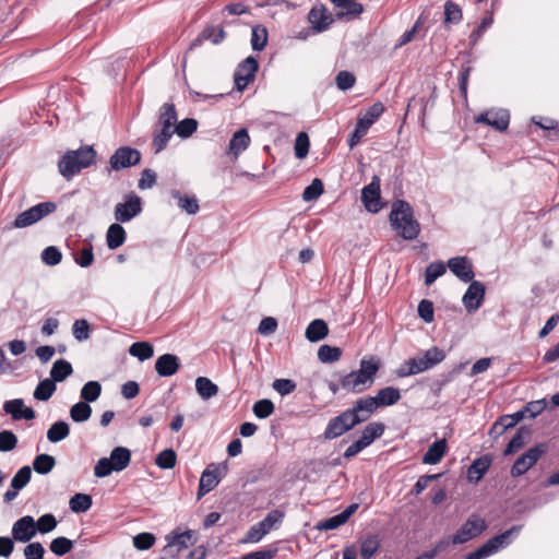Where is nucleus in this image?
I'll return each mask as SVG.
<instances>
[{
	"mask_svg": "<svg viewBox=\"0 0 559 559\" xmlns=\"http://www.w3.org/2000/svg\"><path fill=\"white\" fill-rule=\"evenodd\" d=\"M519 531V526H513L504 533L490 538L481 547L468 554L465 559H484L489 557L490 555L497 552L500 548L508 545L510 537L518 534Z\"/></svg>",
	"mask_w": 559,
	"mask_h": 559,
	"instance_id": "6e6552de",
	"label": "nucleus"
},
{
	"mask_svg": "<svg viewBox=\"0 0 559 559\" xmlns=\"http://www.w3.org/2000/svg\"><path fill=\"white\" fill-rule=\"evenodd\" d=\"M171 198L177 200L178 206L186 213L193 215L199 211L198 199L193 195H182L178 190L170 192Z\"/></svg>",
	"mask_w": 559,
	"mask_h": 559,
	"instance_id": "473e14b6",
	"label": "nucleus"
},
{
	"mask_svg": "<svg viewBox=\"0 0 559 559\" xmlns=\"http://www.w3.org/2000/svg\"><path fill=\"white\" fill-rule=\"evenodd\" d=\"M445 273V264L441 261L430 263L426 267L425 284L430 286L438 277Z\"/></svg>",
	"mask_w": 559,
	"mask_h": 559,
	"instance_id": "8fccbe9b",
	"label": "nucleus"
},
{
	"mask_svg": "<svg viewBox=\"0 0 559 559\" xmlns=\"http://www.w3.org/2000/svg\"><path fill=\"white\" fill-rule=\"evenodd\" d=\"M228 467L226 464H210L203 471L198 490V499L212 491L227 474Z\"/></svg>",
	"mask_w": 559,
	"mask_h": 559,
	"instance_id": "9d476101",
	"label": "nucleus"
},
{
	"mask_svg": "<svg viewBox=\"0 0 559 559\" xmlns=\"http://www.w3.org/2000/svg\"><path fill=\"white\" fill-rule=\"evenodd\" d=\"M373 397L378 404V407H384L397 403L401 399V393L396 388L386 386L379 390L377 395Z\"/></svg>",
	"mask_w": 559,
	"mask_h": 559,
	"instance_id": "7c9ffc66",
	"label": "nucleus"
},
{
	"mask_svg": "<svg viewBox=\"0 0 559 559\" xmlns=\"http://www.w3.org/2000/svg\"><path fill=\"white\" fill-rule=\"evenodd\" d=\"M274 412V404L270 400H260L253 405V413L258 418H267Z\"/></svg>",
	"mask_w": 559,
	"mask_h": 559,
	"instance_id": "e2e57ef3",
	"label": "nucleus"
},
{
	"mask_svg": "<svg viewBox=\"0 0 559 559\" xmlns=\"http://www.w3.org/2000/svg\"><path fill=\"white\" fill-rule=\"evenodd\" d=\"M174 132V129L162 127L160 131L155 134L152 143L155 154L159 153L166 147Z\"/></svg>",
	"mask_w": 559,
	"mask_h": 559,
	"instance_id": "5fc2aeb1",
	"label": "nucleus"
},
{
	"mask_svg": "<svg viewBox=\"0 0 559 559\" xmlns=\"http://www.w3.org/2000/svg\"><path fill=\"white\" fill-rule=\"evenodd\" d=\"M448 266L450 271L459 277L461 281L467 283L472 282L474 277V272L472 267V263L465 257H455L451 258L448 261Z\"/></svg>",
	"mask_w": 559,
	"mask_h": 559,
	"instance_id": "412c9836",
	"label": "nucleus"
},
{
	"mask_svg": "<svg viewBox=\"0 0 559 559\" xmlns=\"http://www.w3.org/2000/svg\"><path fill=\"white\" fill-rule=\"evenodd\" d=\"M69 425L63 420H59L52 424L50 428L47 430V438L50 442L56 443L66 439L69 436Z\"/></svg>",
	"mask_w": 559,
	"mask_h": 559,
	"instance_id": "4c0bfd02",
	"label": "nucleus"
},
{
	"mask_svg": "<svg viewBox=\"0 0 559 559\" xmlns=\"http://www.w3.org/2000/svg\"><path fill=\"white\" fill-rule=\"evenodd\" d=\"M530 436V431L525 428H520L516 435L508 443L504 455H510L520 449H522L526 442V438Z\"/></svg>",
	"mask_w": 559,
	"mask_h": 559,
	"instance_id": "a18cd8bd",
	"label": "nucleus"
},
{
	"mask_svg": "<svg viewBox=\"0 0 559 559\" xmlns=\"http://www.w3.org/2000/svg\"><path fill=\"white\" fill-rule=\"evenodd\" d=\"M358 424L357 415L347 409L329 421L323 436L326 440L335 439Z\"/></svg>",
	"mask_w": 559,
	"mask_h": 559,
	"instance_id": "1a4fd4ad",
	"label": "nucleus"
},
{
	"mask_svg": "<svg viewBox=\"0 0 559 559\" xmlns=\"http://www.w3.org/2000/svg\"><path fill=\"white\" fill-rule=\"evenodd\" d=\"M180 360L174 354H163L155 361V371L160 377H171L178 372Z\"/></svg>",
	"mask_w": 559,
	"mask_h": 559,
	"instance_id": "4be33fe9",
	"label": "nucleus"
},
{
	"mask_svg": "<svg viewBox=\"0 0 559 559\" xmlns=\"http://www.w3.org/2000/svg\"><path fill=\"white\" fill-rule=\"evenodd\" d=\"M120 224L121 223L116 222L107 229L106 243L110 250L120 248L126 241L127 233Z\"/></svg>",
	"mask_w": 559,
	"mask_h": 559,
	"instance_id": "bb28decb",
	"label": "nucleus"
},
{
	"mask_svg": "<svg viewBox=\"0 0 559 559\" xmlns=\"http://www.w3.org/2000/svg\"><path fill=\"white\" fill-rule=\"evenodd\" d=\"M361 201L368 212L377 213L381 210L380 179L374 176L369 185L361 191Z\"/></svg>",
	"mask_w": 559,
	"mask_h": 559,
	"instance_id": "2eb2a0df",
	"label": "nucleus"
},
{
	"mask_svg": "<svg viewBox=\"0 0 559 559\" xmlns=\"http://www.w3.org/2000/svg\"><path fill=\"white\" fill-rule=\"evenodd\" d=\"M129 354L139 358L141 361L150 359L154 354L153 346L147 342L133 343L129 348Z\"/></svg>",
	"mask_w": 559,
	"mask_h": 559,
	"instance_id": "37998d69",
	"label": "nucleus"
},
{
	"mask_svg": "<svg viewBox=\"0 0 559 559\" xmlns=\"http://www.w3.org/2000/svg\"><path fill=\"white\" fill-rule=\"evenodd\" d=\"M45 555V548L39 542L28 544L24 548L25 559H43Z\"/></svg>",
	"mask_w": 559,
	"mask_h": 559,
	"instance_id": "774afa93",
	"label": "nucleus"
},
{
	"mask_svg": "<svg viewBox=\"0 0 559 559\" xmlns=\"http://www.w3.org/2000/svg\"><path fill=\"white\" fill-rule=\"evenodd\" d=\"M284 518V513L280 510H272L267 513V515L257 524L252 525L242 543L255 544L259 543L265 535H267L271 531L280 527Z\"/></svg>",
	"mask_w": 559,
	"mask_h": 559,
	"instance_id": "423d86ee",
	"label": "nucleus"
},
{
	"mask_svg": "<svg viewBox=\"0 0 559 559\" xmlns=\"http://www.w3.org/2000/svg\"><path fill=\"white\" fill-rule=\"evenodd\" d=\"M329 334V328L322 319H316L309 323L306 329V338L312 343L325 338Z\"/></svg>",
	"mask_w": 559,
	"mask_h": 559,
	"instance_id": "cd10ccee",
	"label": "nucleus"
},
{
	"mask_svg": "<svg viewBox=\"0 0 559 559\" xmlns=\"http://www.w3.org/2000/svg\"><path fill=\"white\" fill-rule=\"evenodd\" d=\"M72 512L83 513L92 507V498L86 493H75L69 501Z\"/></svg>",
	"mask_w": 559,
	"mask_h": 559,
	"instance_id": "c03bdc74",
	"label": "nucleus"
},
{
	"mask_svg": "<svg viewBox=\"0 0 559 559\" xmlns=\"http://www.w3.org/2000/svg\"><path fill=\"white\" fill-rule=\"evenodd\" d=\"M258 67V61L253 57H248L237 68L234 79L238 91L245 90V87L254 79Z\"/></svg>",
	"mask_w": 559,
	"mask_h": 559,
	"instance_id": "f3484780",
	"label": "nucleus"
},
{
	"mask_svg": "<svg viewBox=\"0 0 559 559\" xmlns=\"http://www.w3.org/2000/svg\"><path fill=\"white\" fill-rule=\"evenodd\" d=\"M378 408V404L373 396L359 399L349 412L357 415L359 424L367 420L371 414Z\"/></svg>",
	"mask_w": 559,
	"mask_h": 559,
	"instance_id": "393cba45",
	"label": "nucleus"
},
{
	"mask_svg": "<svg viewBox=\"0 0 559 559\" xmlns=\"http://www.w3.org/2000/svg\"><path fill=\"white\" fill-rule=\"evenodd\" d=\"M309 138L307 133H298L295 140V155L297 158L302 159L308 155L309 152Z\"/></svg>",
	"mask_w": 559,
	"mask_h": 559,
	"instance_id": "0e129e2a",
	"label": "nucleus"
},
{
	"mask_svg": "<svg viewBox=\"0 0 559 559\" xmlns=\"http://www.w3.org/2000/svg\"><path fill=\"white\" fill-rule=\"evenodd\" d=\"M430 369L428 365L425 362L421 355L411 358L404 361L397 369L396 376L400 378H405L414 374H418L426 370Z\"/></svg>",
	"mask_w": 559,
	"mask_h": 559,
	"instance_id": "5701e85b",
	"label": "nucleus"
},
{
	"mask_svg": "<svg viewBox=\"0 0 559 559\" xmlns=\"http://www.w3.org/2000/svg\"><path fill=\"white\" fill-rule=\"evenodd\" d=\"M195 390L203 400H210L218 393V386L206 377L197 378Z\"/></svg>",
	"mask_w": 559,
	"mask_h": 559,
	"instance_id": "f704fd0d",
	"label": "nucleus"
},
{
	"mask_svg": "<svg viewBox=\"0 0 559 559\" xmlns=\"http://www.w3.org/2000/svg\"><path fill=\"white\" fill-rule=\"evenodd\" d=\"M544 453L545 449L543 445H536L528 449L514 462L513 466L511 467V475L513 477L522 476L537 463Z\"/></svg>",
	"mask_w": 559,
	"mask_h": 559,
	"instance_id": "ddd939ff",
	"label": "nucleus"
},
{
	"mask_svg": "<svg viewBox=\"0 0 559 559\" xmlns=\"http://www.w3.org/2000/svg\"><path fill=\"white\" fill-rule=\"evenodd\" d=\"M102 393V385L98 381H88L81 389V399L85 403L95 402Z\"/></svg>",
	"mask_w": 559,
	"mask_h": 559,
	"instance_id": "58836bf2",
	"label": "nucleus"
},
{
	"mask_svg": "<svg viewBox=\"0 0 559 559\" xmlns=\"http://www.w3.org/2000/svg\"><path fill=\"white\" fill-rule=\"evenodd\" d=\"M421 357L424 358L428 367L432 368L433 366L438 365L445 358V354L442 349L438 347H432L427 349L424 354H421Z\"/></svg>",
	"mask_w": 559,
	"mask_h": 559,
	"instance_id": "680f3d73",
	"label": "nucleus"
},
{
	"mask_svg": "<svg viewBox=\"0 0 559 559\" xmlns=\"http://www.w3.org/2000/svg\"><path fill=\"white\" fill-rule=\"evenodd\" d=\"M56 390H57L56 382L52 379L47 378L37 384V386L34 390L33 395H34L35 400L45 402V401H48L52 396V394L56 392Z\"/></svg>",
	"mask_w": 559,
	"mask_h": 559,
	"instance_id": "e433bc0d",
	"label": "nucleus"
},
{
	"mask_svg": "<svg viewBox=\"0 0 559 559\" xmlns=\"http://www.w3.org/2000/svg\"><path fill=\"white\" fill-rule=\"evenodd\" d=\"M17 438L11 430H3L0 432V451L9 452L15 449Z\"/></svg>",
	"mask_w": 559,
	"mask_h": 559,
	"instance_id": "69168bd1",
	"label": "nucleus"
},
{
	"mask_svg": "<svg viewBox=\"0 0 559 559\" xmlns=\"http://www.w3.org/2000/svg\"><path fill=\"white\" fill-rule=\"evenodd\" d=\"M267 41V31L265 27L257 25L251 31V46L253 50H262Z\"/></svg>",
	"mask_w": 559,
	"mask_h": 559,
	"instance_id": "09e8293b",
	"label": "nucleus"
},
{
	"mask_svg": "<svg viewBox=\"0 0 559 559\" xmlns=\"http://www.w3.org/2000/svg\"><path fill=\"white\" fill-rule=\"evenodd\" d=\"M225 35H226L225 31L222 27L210 26L203 31V33L201 34V37L197 40L199 41L202 39H206V40H210L213 44L217 45L221 41H223V39L225 38Z\"/></svg>",
	"mask_w": 559,
	"mask_h": 559,
	"instance_id": "052dcab7",
	"label": "nucleus"
},
{
	"mask_svg": "<svg viewBox=\"0 0 559 559\" xmlns=\"http://www.w3.org/2000/svg\"><path fill=\"white\" fill-rule=\"evenodd\" d=\"M142 212V200L134 193L124 197L123 202L115 206L114 216L118 223H128Z\"/></svg>",
	"mask_w": 559,
	"mask_h": 559,
	"instance_id": "9b49d317",
	"label": "nucleus"
},
{
	"mask_svg": "<svg viewBox=\"0 0 559 559\" xmlns=\"http://www.w3.org/2000/svg\"><path fill=\"white\" fill-rule=\"evenodd\" d=\"M308 20L317 32L326 29L333 22L331 14L324 7H313L308 14Z\"/></svg>",
	"mask_w": 559,
	"mask_h": 559,
	"instance_id": "b1692460",
	"label": "nucleus"
},
{
	"mask_svg": "<svg viewBox=\"0 0 559 559\" xmlns=\"http://www.w3.org/2000/svg\"><path fill=\"white\" fill-rule=\"evenodd\" d=\"M380 366V359L376 356L362 358L358 370H354L341 379L342 389L352 393L366 391L372 386Z\"/></svg>",
	"mask_w": 559,
	"mask_h": 559,
	"instance_id": "f257e3e1",
	"label": "nucleus"
},
{
	"mask_svg": "<svg viewBox=\"0 0 559 559\" xmlns=\"http://www.w3.org/2000/svg\"><path fill=\"white\" fill-rule=\"evenodd\" d=\"M177 455L173 449H165L155 459V464L162 469H170L176 465Z\"/></svg>",
	"mask_w": 559,
	"mask_h": 559,
	"instance_id": "de8ad7c7",
	"label": "nucleus"
},
{
	"mask_svg": "<svg viewBox=\"0 0 559 559\" xmlns=\"http://www.w3.org/2000/svg\"><path fill=\"white\" fill-rule=\"evenodd\" d=\"M485 287L480 282L474 281L463 296V305L468 312L477 310L484 299Z\"/></svg>",
	"mask_w": 559,
	"mask_h": 559,
	"instance_id": "6ab92c4d",
	"label": "nucleus"
},
{
	"mask_svg": "<svg viewBox=\"0 0 559 559\" xmlns=\"http://www.w3.org/2000/svg\"><path fill=\"white\" fill-rule=\"evenodd\" d=\"M250 144V136L246 129L238 130L229 141V153L237 158Z\"/></svg>",
	"mask_w": 559,
	"mask_h": 559,
	"instance_id": "c85d7f7f",
	"label": "nucleus"
},
{
	"mask_svg": "<svg viewBox=\"0 0 559 559\" xmlns=\"http://www.w3.org/2000/svg\"><path fill=\"white\" fill-rule=\"evenodd\" d=\"M383 111L384 106L381 103L373 104L368 108L365 115L358 119L356 126L367 133L369 128L378 120Z\"/></svg>",
	"mask_w": 559,
	"mask_h": 559,
	"instance_id": "c756f323",
	"label": "nucleus"
},
{
	"mask_svg": "<svg viewBox=\"0 0 559 559\" xmlns=\"http://www.w3.org/2000/svg\"><path fill=\"white\" fill-rule=\"evenodd\" d=\"M155 536L151 533H140L133 537V546L139 550H147L155 544Z\"/></svg>",
	"mask_w": 559,
	"mask_h": 559,
	"instance_id": "338daca9",
	"label": "nucleus"
},
{
	"mask_svg": "<svg viewBox=\"0 0 559 559\" xmlns=\"http://www.w3.org/2000/svg\"><path fill=\"white\" fill-rule=\"evenodd\" d=\"M32 476V471L29 466H23L17 471V473L11 479V487L15 490H21L24 488Z\"/></svg>",
	"mask_w": 559,
	"mask_h": 559,
	"instance_id": "6e6d98bb",
	"label": "nucleus"
},
{
	"mask_svg": "<svg viewBox=\"0 0 559 559\" xmlns=\"http://www.w3.org/2000/svg\"><path fill=\"white\" fill-rule=\"evenodd\" d=\"M491 465V457L483 455L476 459L467 469V478L472 483H478Z\"/></svg>",
	"mask_w": 559,
	"mask_h": 559,
	"instance_id": "a878e982",
	"label": "nucleus"
},
{
	"mask_svg": "<svg viewBox=\"0 0 559 559\" xmlns=\"http://www.w3.org/2000/svg\"><path fill=\"white\" fill-rule=\"evenodd\" d=\"M36 522V531L40 534L52 532L57 527L56 516L51 513L41 515Z\"/></svg>",
	"mask_w": 559,
	"mask_h": 559,
	"instance_id": "4d7b16f0",
	"label": "nucleus"
},
{
	"mask_svg": "<svg viewBox=\"0 0 559 559\" xmlns=\"http://www.w3.org/2000/svg\"><path fill=\"white\" fill-rule=\"evenodd\" d=\"M197 128L198 122L195 119L186 118L175 126L174 131L178 134V136L186 139L192 135Z\"/></svg>",
	"mask_w": 559,
	"mask_h": 559,
	"instance_id": "603ef678",
	"label": "nucleus"
},
{
	"mask_svg": "<svg viewBox=\"0 0 559 559\" xmlns=\"http://www.w3.org/2000/svg\"><path fill=\"white\" fill-rule=\"evenodd\" d=\"M177 121V112L173 104L166 103L160 107L159 122L162 127L174 129Z\"/></svg>",
	"mask_w": 559,
	"mask_h": 559,
	"instance_id": "79ce46f5",
	"label": "nucleus"
},
{
	"mask_svg": "<svg viewBox=\"0 0 559 559\" xmlns=\"http://www.w3.org/2000/svg\"><path fill=\"white\" fill-rule=\"evenodd\" d=\"M56 465V460L49 454H39L34 459L33 468L38 474H48Z\"/></svg>",
	"mask_w": 559,
	"mask_h": 559,
	"instance_id": "a19ab883",
	"label": "nucleus"
},
{
	"mask_svg": "<svg viewBox=\"0 0 559 559\" xmlns=\"http://www.w3.org/2000/svg\"><path fill=\"white\" fill-rule=\"evenodd\" d=\"M384 431V426L380 423H370L368 424L362 432L358 441L364 444L365 448L370 445L377 438H380Z\"/></svg>",
	"mask_w": 559,
	"mask_h": 559,
	"instance_id": "72a5a7b5",
	"label": "nucleus"
},
{
	"mask_svg": "<svg viewBox=\"0 0 559 559\" xmlns=\"http://www.w3.org/2000/svg\"><path fill=\"white\" fill-rule=\"evenodd\" d=\"M73 372L72 366L64 359L56 360L50 370V379L55 382L64 381Z\"/></svg>",
	"mask_w": 559,
	"mask_h": 559,
	"instance_id": "c9c22d12",
	"label": "nucleus"
},
{
	"mask_svg": "<svg viewBox=\"0 0 559 559\" xmlns=\"http://www.w3.org/2000/svg\"><path fill=\"white\" fill-rule=\"evenodd\" d=\"M463 13L456 3L451 0L444 4V23L445 24H459L462 21Z\"/></svg>",
	"mask_w": 559,
	"mask_h": 559,
	"instance_id": "49530a36",
	"label": "nucleus"
},
{
	"mask_svg": "<svg viewBox=\"0 0 559 559\" xmlns=\"http://www.w3.org/2000/svg\"><path fill=\"white\" fill-rule=\"evenodd\" d=\"M3 411L7 414H10L14 420H32L35 418L34 409L31 407H26L22 399H14L4 402Z\"/></svg>",
	"mask_w": 559,
	"mask_h": 559,
	"instance_id": "aec40b11",
	"label": "nucleus"
},
{
	"mask_svg": "<svg viewBox=\"0 0 559 559\" xmlns=\"http://www.w3.org/2000/svg\"><path fill=\"white\" fill-rule=\"evenodd\" d=\"M57 206L53 202L47 201L38 203L28 210L22 212L19 214L13 223V226L15 228H25L28 227L37 222H39L41 218L46 217L47 215L53 213L56 211Z\"/></svg>",
	"mask_w": 559,
	"mask_h": 559,
	"instance_id": "0eeeda50",
	"label": "nucleus"
},
{
	"mask_svg": "<svg viewBox=\"0 0 559 559\" xmlns=\"http://www.w3.org/2000/svg\"><path fill=\"white\" fill-rule=\"evenodd\" d=\"M95 157L96 152L92 146L68 151L58 163L59 173L67 180H71L75 174L90 167L95 162Z\"/></svg>",
	"mask_w": 559,
	"mask_h": 559,
	"instance_id": "7ed1b4c3",
	"label": "nucleus"
},
{
	"mask_svg": "<svg viewBox=\"0 0 559 559\" xmlns=\"http://www.w3.org/2000/svg\"><path fill=\"white\" fill-rule=\"evenodd\" d=\"M323 193L322 181L318 178L313 179L312 182L306 187L302 192V199L305 201H312L318 199Z\"/></svg>",
	"mask_w": 559,
	"mask_h": 559,
	"instance_id": "bf43d9fd",
	"label": "nucleus"
},
{
	"mask_svg": "<svg viewBox=\"0 0 559 559\" xmlns=\"http://www.w3.org/2000/svg\"><path fill=\"white\" fill-rule=\"evenodd\" d=\"M475 121L477 123H486L496 130L503 131L509 126L510 116L509 112L504 109H492L478 116Z\"/></svg>",
	"mask_w": 559,
	"mask_h": 559,
	"instance_id": "a211bd4d",
	"label": "nucleus"
},
{
	"mask_svg": "<svg viewBox=\"0 0 559 559\" xmlns=\"http://www.w3.org/2000/svg\"><path fill=\"white\" fill-rule=\"evenodd\" d=\"M486 528V522L478 515H472L453 535L452 543L453 544H464L479 534H481Z\"/></svg>",
	"mask_w": 559,
	"mask_h": 559,
	"instance_id": "f8f14e48",
	"label": "nucleus"
},
{
	"mask_svg": "<svg viewBox=\"0 0 559 559\" xmlns=\"http://www.w3.org/2000/svg\"><path fill=\"white\" fill-rule=\"evenodd\" d=\"M92 416V407L85 402H78L70 408V417L75 423H84Z\"/></svg>",
	"mask_w": 559,
	"mask_h": 559,
	"instance_id": "ea45409f",
	"label": "nucleus"
},
{
	"mask_svg": "<svg viewBox=\"0 0 559 559\" xmlns=\"http://www.w3.org/2000/svg\"><path fill=\"white\" fill-rule=\"evenodd\" d=\"M141 154L129 146L118 148L110 157V166L114 170L131 167L140 163Z\"/></svg>",
	"mask_w": 559,
	"mask_h": 559,
	"instance_id": "4468645a",
	"label": "nucleus"
},
{
	"mask_svg": "<svg viewBox=\"0 0 559 559\" xmlns=\"http://www.w3.org/2000/svg\"><path fill=\"white\" fill-rule=\"evenodd\" d=\"M393 229L405 240H414L420 233V225L414 218L412 206L402 200L393 203L390 213Z\"/></svg>",
	"mask_w": 559,
	"mask_h": 559,
	"instance_id": "f03ea898",
	"label": "nucleus"
},
{
	"mask_svg": "<svg viewBox=\"0 0 559 559\" xmlns=\"http://www.w3.org/2000/svg\"><path fill=\"white\" fill-rule=\"evenodd\" d=\"M36 534V522L31 515L22 516L12 526V537L16 542L27 543Z\"/></svg>",
	"mask_w": 559,
	"mask_h": 559,
	"instance_id": "dca6fc26",
	"label": "nucleus"
},
{
	"mask_svg": "<svg viewBox=\"0 0 559 559\" xmlns=\"http://www.w3.org/2000/svg\"><path fill=\"white\" fill-rule=\"evenodd\" d=\"M447 450L444 439L433 442L424 454L423 462L426 464H437L441 461Z\"/></svg>",
	"mask_w": 559,
	"mask_h": 559,
	"instance_id": "2f4dec72",
	"label": "nucleus"
},
{
	"mask_svg": "<svg viewBox=\"0 0 559 559\" xmlns=\"http://www.w3.org/2000/svg\"><path fill=\"white\" fill-rule=\"evenodd\" d=\"M131 461V452L123 447H116L109 457H102L94 467V474L98 478L109 476L112 472H121L128 467Z\"/></svg>",
	"mask_w": 559,
	"mask_h": 559,
	"instance_id": "20e7f679",
	"label": "nucleus"
},
{
	"mask_svg": "<svg viewBox=\"0 0 559 559\" xmlns=\"http://www.w3.org/2000/svg\"><path fill=\"white\" fill-rule=\"evenodd\" d=\"M379 549V539L377 536H368L361 542L360 555L365 559H370Z\"/></svg>",
	"mask_w": 559,
	"mask_h": 559,
	"instance_id": "13d9d810",
	"label": "nucleus"
},
{
	"mask_svg": "<svg viewBox=\"0 0 559 559\" xmlns=\"http://www.w3.org/2000/svg\"><path fill=\"white\" fill-rule=\"evenodd\" d=\"M166 546L163 548L164 557L160 559H176L181 551L197 542V533L192 530L180 532L175 530L166 535Z\"/></svg>",
	"mask_w": 559,
	"mask_h": 559,
	"instance_id": "39448f33",
	"label": "nucleus"
},
{
	"mask_svg": "<svg viewBox=\"0 0 559 559\" xmlns=\"http://www.w3.org/2000/svg\"><path fill=\"white\" fill-rule=\"evenodd\" d=\"M342 352L338 347L322 345L318 349V358L322 362H334L340 359Z\"/></svg>",
	"mask_w": 559,
	"mask_h": 559,
	"instance_id": "864d4df0",
	"label": "nucleus"
},
{
	"mask_svg": "<svg viewBox=\"0 0 559 559\" xmlns=\"http://www.w3.org/2000/svg\"><path fill=\"white\" fill-rule=\"evenodd\" d=\"M50 551L58 557L64 556L73 548V543L67 537H57L50 543Z\"/></svg>",
	"mask_w": 559,
	"mask_h": 559,
	"instance_id": "3c124183",
	"label": "nucleus"
}]
</instances>
